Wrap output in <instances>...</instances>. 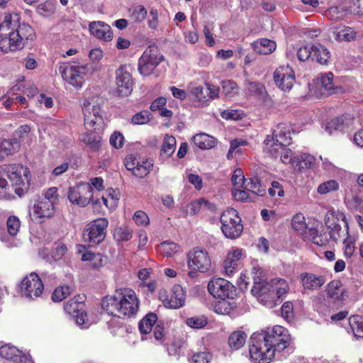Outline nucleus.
<instances>
[{
    "label": "nucleus",
    "mask_w": 363,
    "mask_h": 363,
    "mask_svg": "<svg viewBox=\"0 0 363 363\" xmlns=\"http://www.w3.org/2000/svg\"><path fill=\"white\" fill-rule=\"evenodd\" d=\"M290 342L287 330L282 326L254 333L249 340L250 358L258 363H269L277 352L280 353Z\"/></svg>",
    "instance_id": "f257e3e1"
},
{
    "label": "nucleus",
    "mask_w": 363,
    "mask_h": 363,
    "mask_svg": "<svg viewBox=\"0 0 363 363\" xmlns=\"http://www.w3.org/2000/svg\"><path fill=\"white\" fill-rule=\"evenodd\" d=\"M252 274L251 293L266 307L272 308L279 304L288 294L289 286L285 279L276 278L267 281L263 270L257 267H253Z\"/></svg>",
    "instance_id": "f03ea898"
},
{
    "label": "nucleus",
    "mask_w": 363,
    "mask_h": 363,
    "mask_svg": "<svg viewBox=\"0 0 363 363\" xmlns=\"http://www.w3.org/2000/svg\"><path fill=\"white\" fill-rule=\"evenodd\" d=\"M101 308L111 315L132 317L139 308V300L134 291L130 289L116 290L113 296L103 298Z\"/></svg>",
    "instance_id": "7ed1b4c3"
},
{
    "label": "nucleus",
    "mask_w": 363,
    "mask_h": 363,
    "mask_svg": "<svg viewBox=\"0 0 363 363\" xmlns=\"http://www.w3.org/2000/svg\"><path fill=\"white\" fill-rule=\"evenodd\" d=\"M18 21V14L13 13L6 15L4 21L0 23V49L5 53L19 50L24 47L18 38V34L13 32Z\"/></svg>",
    "instance_id": "20e7f679"
},
{
    "label": "nucleus",
    "mask_w": 363,
    "mask_h": 363,
    "mask_svg": "<svg viewBox=\"0 0 363 363\" xmlns=\"http://www.w3.org/2000/svg\"><path fill=\"white\" fill-rule=\"evenodd\" d=\"M58 70L63 79L75 87H81L85 79L94 71L91 65H80L76 62H61Z\"/></svg>",
    "instance_id": "39448f33"
},
{
    "label": "nucleus",
    "mask_w": 363,
    "mask_h": 363,
    "mask_svg": "<svg viewBox=\"0 0 363 363\" xmlns=\"http://www.w3.org/2000/svg\"><path fill=\"white\" fill-rule=\"evenodd\" d=\"M220 223L222 232L227 238L235 239L243 230L241 218L237 211L233 208L228 209L222 213Z\"/></svg>",
    "instance_id": "423d86ee"
},
{
    "label": "nucleus",
    "mask_w": 363,
    "mask_h": 363,
    "mask_svg": "<svg viewBox=\"0 0 363 363\" xmlns=\"http://www.w3.org/2000/svg\"><path fill=\"white\" fill-rule=\"evenodd\" d=\"M163 59V55L156 48L153 46L148 47L138 60V69L139 73L144 77L150 75Z\"/></svg>",
    "instance_id": "0eeeda50"
},
{
    "label": "nucleus",
    "mask_w": 363,
    "mask_h": 363,
    "mask_svg": "<svg viewBox=\"0 0 363 363\" xmlns=\"http://www.w3.org/2000/svg\"><path fill=\"white\" fill-rule=\"evenodd\" d=\"M4 172L12 183V188L18 196L24 194L28 178V169L20 164H10L4 168Z\"/></svg>",
    "instance_id": "6e6552de"
},
{
    "label": "nucleus",
    "mask_w": 363,
    "mask_h": 363,
    "mask_svg": "<svg viewBox=\"0 0 363 363\" xmlns=\"http://www.w3.org/2000/svg\"><path fill=\"white\" fill-rule=\"evenodd\" d=\"M82 111L84 117V125L87 129L99 130L103 123L101 115V108L97 101L85 100L82 104Z\"/></svg>",
    "instance_id": "1a4fd4ad"
},
{
    "label": "nucleus",
    "mask_w": 363,
    "mask_h": 363,
    "mask_svg": "<svg viewBox=\"0 0 363 363\" xmlns=\"http://www.w3.org/2000/svg\"><path fill=\"white\" fill-rule=\"evenodd\" d=\"M108 221L101 218L91 222L83 233V239L90 245H97L104 240L106 233Z\"/></svg>",
    "instance_id": "9d476101"
},
{
    "label": "nucleus",
    "mask_w": 363,
    "mask_h": 363,
    "mask_svg": "<svg viewBox=\"0 0 363 363\" xmlns=\"http://www.w3.org/2000/svg\"><path fill=\"white\" fill-rule=\"evenodd\" d=\"M20 290L25 297L34 299L42 294L44 285L39 276L35 272H31L22 280Z\"/></svg>",
    "instance_id": "9b49d317"
},
{
    "label": "nucleus",
    "mask_w": 363,
    "mask_h": 363,
    "mask_svg": "<svg viewBox=\"0 0 363 363\" xmlns=\"http://www.w3.org/2000/svg\"><path fill=\"white\" fill-rule=\"evenodd\" d=\"M116 91L120 96H128L133 91V78L129 66L121 65L115 72Z\"/></svg>",
    "instance_id": "f8f14e48"
},
{
    "label": "nucleus",
    "mask_w": 363,
    "mask_h": 363,
    "mask_svg": "<svg viewBox=\"0 0 363 363\" xmlns=\"http://www.w3.org/2000/svg\"><path fill=\"white\" fill-rule=\"evenodd\" d=\"M92 198L93 189L88 183L82 182L69 188L68 199L72 203L84 207L92 201Z\"/></svg>",
    "instance_id": "ddd939ff"
},
{
    "label": "nucleus",
    "mask_w": 363,
    "mask_h": 363,
    "mask_svg": "<svg viewBox=\"0 0 363 363\" xmlns=\"http://www.w3.org/2000/svg\"><path fill=\"white\" fill-rule=\"evenodd\" d=\"M208 290L213 297L220 299L233 298L235 292V286L222 278L212 279L208 284Z\"/></svg>",
    "instance_id": "4468645a"
},
{
    "label": "nucleus",
    "mask_w": 363,
    "mask_h": 363,
    "mask_svg": "<svg viewBox=\"0 0 363 363\" xmlns=\"http://www.w3.org/2000/svg\"><path fill=\"white\" fill-rule=\"evenodd\" d=\"M291 127L287 123H279L273 131L272 136L267 135L264 143L266 147L275 145H289L291 143Z\"/></svg>",
    "instance_id": "2eb2a0df"
},
{
    "label": "nucleus",
    "mask_w": 363,
    "mask_h": 363,
    "mask_svg": "<svg viewBox=\"0 0 363 363\" xmlns=\"http://www.w3.org/2000/svg\"><path fill=\"white\" fill-rule=\"evenodd\" d=\"M188 266L200 272H208L211 267V260L206 251L195 250L189 254Z\"/></svg>",
    "instance_id": "dca6fc26"
},
{
    "label": "nucleus",
    "mask_w": 363,
    "mask_h": 363,
    "mask_svg": "<svg viewBox=\"0 0 363 363\" xmlns=\"http://www.w3.org/2000/svg\"><path fill=\"white\" fill-rule=\"evenodd\" d=\"M125 166L134 176L144 178L150 173L153 167V162L151 160L139 161L133 155H130L125 158Z\"/></svg>",
    "instance_id": "f3484780"
},
{
    "label": "nucleus",
    "mask_w": 363,
    "mask_h": 363,
    "mask_svg": "<svg viewBox=\"0 0 363 363\" xmlns=\"http://www.w3.org/2000/svg\"><path fill=\"white\" fill-rule=\"evenodd\" d=\"M165 294V291L160 294V298L165 307L177 309L184 305L186 294L184 289L180 285L177 284L172 287L169 297L166 296Z\"/></svg>",
    "instance_id": "a211bd4d"
},
{
    "label": "nucleus",
    "mask_w": 363,
    "mask_h": 363,
    "mask_svg": "<svg viewBox=\"0 0 363 363\" xmlns=\"http://www.w3.org/2000/svg\"><path fill=\"white\" fill-rule=\"evenodd\" d=\"M274 79L276 85L281 89L290 90L295 81L294 71L289 66L279 67L274 73Z\"/></svg>",
    "instance_id": "6ab92c4d"
},
{
    "label": "nucleus",
    "mask_w": 363,
    "mask_h": 363,
    "mask_svg": "<svg viewBox=\"0 0 363 363\" xmlns=\"http://www.w3.org/2000/svg\"><path fill=\"white\" fill-rule=\"evenodd\" d=\"M89 28L91 35L98 39L109 41L113 38V33L111 27L102 21L91 22Z\"/></svg>",
    "instance_id": "aec40b11"
},
{
    "label": "nucleus",
    "mask_w": 363,
    "mask_h": 363,
    "mask_svg": "<svg viewBox=\"0 0 363 363\" xmlns=\"http://www.w3.org/2000/svg\"><path fill=\"white\" fill-rule=\"evenodd\" d=\"M302 286L305 290L315 291L324 285L325 279L323 276L304 272L300 275Z\"/></svg>",
    "instance_id": "412c9836"
},
{
    "label": "nucleus",
    "mask_w": 363,
    "mask_h": 363,
    "mask_svg": "<svg viewBox=\"0 0 363 363\" xmlns=\"http://www.w3.org/2000/svg\"><path fill=\"white\" fill-rule=\"evenodd\" d=\"M333 74L331 72L321 74L318 81L321 86V93L325 95H332L338 93L342 88L336 85L333 81Z\"/></svg>",
    "instance_id": "4be33fe9"
},
{
    "label": "nucleus",
    "mask_w": 363,
    "mask_h": 363,
    "mask_svg": "<svg viewBox=\"0 0 363 363\" xmlns=\"http://www.w3.org/2000/svg\"><path fill=\"white\" fill-rule=\"evenodd\" d=\"M328 297L335 301H343L347 296V292L340 280H333L327 286Z\"/></svg>",
    "instance_id": "5701e85b"
},
{
    "label": "nucleus",
    "mask_w": 363,
    "mask_h": 363,
    "mask_svg": "<svg viewBox=\"0 0 363 363\" xmlns=\"http://www.w3.org/2000/svg\"><path fill=\"white\" fill-rule=\"evenodd\" d=\"M33 213L39 218H50L54 215V204L47 199L39 198L33 206Z\"/></svg>",
    "instance_id": "b1692460"
},
{
    "label": "nucleus",
    "mask_w": 363,
    "mask_h": 363,
    "mask_svg": "<svg viewBox=\"0 0 363 363\" xmlns=\"http://www.w3.org/2000/svg\"><path fill=\"white\" fill-rule=\"evenodd\" d=\"M21 147V141L17 138L0 140V161L6 157L15 154Z\"/></svg>",
    "instance_id": "393cba45"
},
{
    "label": "nucleus",
    "mask_w": 363,
    "mask_h": 363,
    "mask_svg": "<svg viewBox=\"0 0 363 363\" xmlns=\"http://www.w3.org/2000/svg\"><path fill=\"white\" fill-rule=\"evenodd\" d=\"M242 249H235L229 252L224 261V269L226 274L230 277L238 266V262L242 256Z\"/></svg>",
    "instance_id": "a878e982"
},
{
    "label": "nucleus",
    "mask_w": 363,
    "mask_h": 363,
    "mask_svg": "<svg viewBox=\"0 0 363 363\" xmlns=\"http://www.w3.org/2000/svg\"><path fill=\"white\" fill-rule=\"evenodd\" d=\"M286 145H275L274 147H268L266 148L269 150L273 157H277L279 156L283 163H291L294 166V157L292 156L291 150L289 148H286Z\"/></svg>",
    "instance_id": "bb28decb"
},
{
    "label": "nucleus",
    "mask_w": 363,
    "mask_h": 363,
    "mask_svg": "<svg viewBox=\"0 0 363 363\" xmlns=\"http://www.w3.org/2000/svg\"><path fill=\"white\" fill-rule=\"evenodd\" d=\"M291 225L294 230L305 237H306L308 231L310 235L317 233V230L314 228H308L305 217L302 213H297L292 218Z\"/></svg>",
    "instance_id": "cd10ccee"
},
{
    "label": "nucleus",
    "mask_w": 363,
    "mask_h": 363,
    "mask_svg": "<svg viewBox=\"0 0 363 363\" xmlns=\"http://www.w3.org/2000/svg\"><path fill=\"white\" fill-rule=\"evenodd\" d=\"M254 50L261 55H269L273 52L277 47L273 40L262 38L252 43Z\"/></svg>",
    "instance_id": "c85d7f7f"
},
{
    "label": "nucleus",
    "mask_w": 363,
    "mask_h": 363,
    "mask_svg": "<svg viewBox=\"0 0 363 363\" xmlns=\"http://www.w3.org/2000/svg\"><path fill=\"white\" fill-rule=\"evenodd\" d=\"M330 57L328 50L320 43L313 45L312 60H315L320 65H327Z\"/></svg>",
    "instance_id": "c756f323"
},
{
    "label": "nucleus",
    "mask_w": 363,
    "mask_h": 363,
    "mask_svg": "<svg viewBox=\"0 0 363 363\" xmlns=\"http://www.w3.org/2000/svg\"><path fill=\"white\" fill-rule=\"evenodd\" d=\"M193 142L200 149H211L216 145V140L213 136L206 133L196 134L193 138Z\"/></svg>",
    "instance_id": "7c9ffc66"
},
{
    "label": "nucleus",
    "mask_w": 363,
    "mask_h": 363,
    "mask_svg": "<svg viewBox=\"0 0 363 363\" xmlns=\"http://www.w3.org/2000/svg\"><path fill=\"white\" fill-rule=\"evenodd\" d=\"M315 157L307 153H303L294 157V167L298 169H311L313 167Z\"/></svg>",
    "instance_id": "2f4dec72"
},
{
    "label": "nucleus",
    "mask_w": 363,
    "mask_h": 363,
    "mask_svg": "<svg viewBox=\"0 0 363 363\" xmlns=\"http://www.w3.org/2000/svg\"><path fill=\"white\" fill-rule=\"evenodd\" d=\"M176 139L172 135H166L163 140L160 150V157L168 158L176 150Z\"/></svg>",
    "instance_id": "473e14b6"
},
{
    "label": "nucleus",
    "mask_w": 363,
    "mask_h": 363,
    "mask_svg": "<svg viewBox=\"0 0 363 363\" xmlns=\"http://www.w3.org/2000/svg\"><path fill=\"white\" fill-rule=\"evenodd\" d=\"M335 40L338 41H351L355 39L356 32L353 28L347 26L336 28L333 31Z\"/></svg>",
    "instance_id": "72a5a7b5"
},
{
    "label": "nucleus",
    "mask_w": 363,
    "mask_h": 363,
    "mask_svg": "<svg viewBox=\"0 0 363 363\" xmlns=\"http://www.w3.org/2000/svg\"><path fill=\"white\" fill-rule=\"evenodd\" d=\"M246 338L247 335L245 332L241 330L235 331L228 337V345L231 349L239 350L245 345Z\"/></svg>",
    "instance_id": "f704fd0d"
},
{
    "label": "nucleus",
    "mask_w": 363,
    "mask_h": 363,
    "mask_svg": "<svg viewBox=\"0 0 363 363\" xmlns=\"http://www.w3.org/2000/svg\"><path fill=\"white\" fill-rule=\"evenodd\" d=\"M242 187L257 196H262L265 194V189L261 187L260 182L257 177L245 179Z\"/></svg>",
    "instance_id": "c9c22d12"
},
{
    "label": "nucleus",
    "mask_w": 363,
    "mask_h": 363,
    "mask_svg": "<svg viewBox=\"0 0 363 363\" xmlns=\"http://www.w3.org/2000/svg\"><path fill=\"white\" fill-rule=\"evenodd\" d=\"M14 29L15 30H13V32L18 34L19 37H18V38H20L19 40L23 43L24 46L27 40H33V30L28 24L23 23L18 26L16 25Z\"/></svg>",
    "instance_id": "e433bc0d"
},
{
    "label": "nucleus",
    "mask_w": 363,
    "mask_h": 363,
    "mask_svg": "<svg viewBox=\"0 0 363 363\" xmlns=\"http://www.w3.org/2000/svg\"><path fill=\"white\" fill-rule=\"evenodd\" d=\"M21 352L16 347L10 345H5L0 347V356L12 362H15L16 359H19V355Z\"/></svg>",
    "instance_id": "4c0bfd02"
},
{
    "label": "nucleus",
    "mask_w": 363,
    "mask_h": 363,
    "mask_svg": "<svg viewBox=\"0 0 363 363\" xmlns=\"http://www.w3.org/2000/svg\"><path fill=\"white\" fill-rule=\"evenodd\" d=\"M235 308V303L234 301H230L227 300V298L216 301L213 306L214 311L220 315L229 314Z\"/></svg>",
    "instance_id": "58836bf2"
},
{
    "label": "nucleus",
    "mask_w": 363,
    "mask_h": 363,
    "mask_svg": "<svg viewBox=\"0 0 363 363\" xmlns=\"http://www.w3.org/2000/svg\"><path fill=\"white\" fill-rule=\"evenodd\" d=\"M157 319V317L155 313H150L146 315L139 323L140 332L145 335L150 333Z\"/></svg>",
    "instance_id": "ea45409f"
},
{
    "label": "nucleus",
    "mask_w": 363,
    "mask_h": 363,
    "mask_svg": "<svg viewBox=\"0 0 363 363\" xmlns=\"http://www.w3.org/2000/svg\"><path fill=\"white\" fill-rule=\"evenodd\" d=\"M82 140L92 150L96 151L101 146V136L99 133L91 132L83 135Z\"/></svg>",
    "instance_id": "a19ab883"
},
{
    "label": "nucleus",
    "mask_w": 363,
    "mask_h": 363,
    "mask_svg": "<svg viewBox=\"0 0 363 363\" xmlns=\"http://www.w3.org/2000/svg\"><path fill=\"white\" fill-rule=\"evenodd\" d=\"M349 323L354 336L363 338V318L360 315H353L350 318Z\"/></svg>",
    "instance_id": "79ce46f5"
},
{
    "label": "nucleus",
    "mask_w": 363,
    "mask_h": 363,
    "mask_svg": "<svg viewBox=\"0 0 363 363\" xmlns=\"http://www.w3.org/2000/svg\"><path fill=\"white\" fill-rule=\"evenodd\" d=\"M83 302L82 298H79V299H76V298H71L65 303L64 309L67 314L73 316L83 308Z\"/></svg>",
    "instance_id": "37998d69"
},
{
    "label": "nucleus",
    "mask_w": 363,
    "mask_h": 363,
    "mask_svg": "<svg viewBox=\"0 0 363 363\" xmlns=\"http://www.w3.org/2000/svg\"><path fill=\"white\" fill-rule=\"evenodd\" d=\"M345 227L347 228L346 230H347V236L343 241V245H344V247H345L344 255L347 257H350L352 256V255L354 254V250H355V246H354L355 238L350 236L348 234L347 223H345Z\"/></svg>",
    "instance_id": "c03bdc74"
},
{
    "label": "nucleus",
    "mask_w": 363,
    "mask_h": 363,
    "mask_svg": "<svg viewBox=\"0 0 363 363\" xmlns=\"http://www.w3.org/2000/svg\"><path fill=\"white\" fill-rule=\"evenodd\" d=\"M130 17L134 21L140 23L143 21L147 14L146 9L142 5H137L133 6L130 10Z\"/></svg>",
    "instance_id": "a18cd8bd"
},
{
    "label": "nucleus",
    "mask_w": 363,
    "mask_h": 363,
    "mask_svg": "<svg viewBox=\"0 0 363 363\" xmlns=\"http://www.w3.org/2000/svg\"><path fill=\"white\" fill-rule=\"evenodd\" d=\"M133 236V230L126 226H121L117 228L113 234L115 240L117 241H128Z\"/></svg>",
    "instance_id": "49530a36"
},
{
    "label": "nucleus",
    "mask_w": 363,
    "mask_h": 363,
    "mask_svg": "<svg viewBox=\"0 0 363 363\" xmlns=\"http://www.w3.org/2000/svg\"><path fill=\"white\" fill-rule=\"evenodd\" d=\"M72 291V289L68 286L58 287L52 293V300L54 302H60L70 295Z\"/></svg>",
    "instance_id": "de8ad7c7"
},
{
    "label": "nucleus",
    "mask_w": 363,
    "mask_h": 363,
    "mask_svg": "<svg viewBox=\"0 0 363 363\" xmlns=\"http://www.w3.org/2000/svg\"><path fill=\"white\" fill-rule=\"evenodd\" d=\"M101 199L107 208L113 209L117 206L118 198L115 191L112 189H109L106 191V196H103Z\"/></svg>",
    "instance_id": "09e8293b"
},
{
    "label": "nucleus",
    "mask_w": 363,
    "mask_h": 363,
    "mask_svg": "<svg viewBox=\"0 0 363 363\" xmlns=\"http://www.w3.org/2000/svg\"><path fill=\"white\" fill-rule=\"evenodd\" d=\"M55 3L53 0H48L39 4L37 7V12L43 16H49L55 11Z\"/></svg>",
    "instance_id": "8fccbe9b"
},
{
    "label": "nucleus",
    "mask_w": 363,
    "mask_h": 363,
    "mask_svg": "<svg viewBox=\"0 0 363 363\" xmlns=\"http://www.w3.org/2000/svg\"><path fill=\"white\" fill-rule=\"evenodd\" d=\"M186 323L187 324V325L192 328L201 329L207 325L208 320L203 315L194 316L187 318L186 320Z\"/></svg>",
    "instance_id": "3c124183"
},
{
    "label": "nucleus",
    "mask_w": 363,
    "mask_h": 363,
    "mask_svg": "<svg viewBox=\"0 0 363 363\" xmlns=\"http://www.w3.org/2000/svg\"><path fill=\"white\" fill-rule=\"evenodd\" d=\"M179 248V245L172 242H164L160 246V252L167 257H172Z\"/></svg>",
    "instance_id": "603ef678"
},
{
    "label": "nucleus",
    "mask_w": 363,
    "mask_h": 363,
    "mask_svg": "<svg viewBox=\"0 0 363 363\" xmlns=\"http://www.w3.org/2000/svg\"><path fill=\"white\" fill-rule=\"evenodd\" d=\"M339 184L335 180H328L320 184L317 189V191L320 194H326L333 191L337 190Z\"/></svg>",
    "instance_id": "864d4df0"
},
{
    "label": "nucleus",
    "mask_w": 363,
    "mask_h": 363,
    "mask_svg": "<svg viewBox=\"0 0 363 363\" xmlns=\"http://www.w3.org/2000/svg\"><path fill=\"white\" fill-rule=\"evenodd\" d=\"M7 230L11 235H16L20 226L21 222L18 217L15 216H9L6 221Z\"/></svg>",
    "instance_id": "5fc2aeb1"
},
{
    "label": "nucleus",
    "mask_w": 363,
    "mask_h": 363,
    "mask_svg": "<svg viewBox=\"0 0 363 363\" xmlns=\"http://www.w3.org/2000/svg\"><path fill=\"white\" fill-rule=\"evenodd\" d=\"M222 88L223 93L228 97H232L238 92V87L237 84L230 80L223 81Z\"/></svg>",
    "instance_id": "6e6d98bb"
},
{
    "label": "nucleus",
    "mask_w": 363,
    "mask_h": 363,
    "mask_svg": "<svg viewBox=\"0 0 363 363\" xmlns=\"http://www.w3.org/2000/svg\"><path fill=\"white\" fill-rule=\"evenodd\" d=\"M246 89L254 95L262 96L264 92V86L259 82L248 81L245 84Z\"/></svg>",
    "instance_id": "4d7b16f0"
},
{
    "label": "nucleus",
    "mask_w": 363,
    "mask_h": 363,
    "mask_svg": "<svg viewBox=\"0 0 363 363\" xmlns=\"http://www.w3.org/2000/svg\"><path fill=\"white\" fill-rule=\"evenodd\" d=\"M67 247L64 243H55L52 250L51 257L55 261L60 260L67 253Z\"/></svg>",
    "instance_id": "13d9d810"
},
{
    "label": "nucleus",
    "mask_w": 363,
    "mask_h": 363,
    "mask_svg": "<svg viewBox=\"0 0 363 363\" xmlns=\"http://www.w3.org/2000/svg\"><path fill=\"white\" fill-rule=\"evenodd\" d=\"M82 260L84 261H94V260H99V262H94L92 263V265L94 268H99L101 267L103 263V257L101 254H95L90 252H86L82 255Z\"/></svg>",
    "instance_id": "bf43d9fd"
},
{
    "label": "nucleus",
    "mask_w": 363,
    "mask_h": 363,
    "mask_svg": "<svg viewBox=\"0 0 363 363\" xmlns=\"http://www.w3.org/2000/svg\"><path fill=\"white\" fill-rule=\"evenodd\" d=\"M297 57L301 62H304L310 58L312 60L313 45L301 47L297 51Z\"/></svg>",
    "instance_id": "052dcab7"
},
{
    "label": "nucleus",
    "mask_w": 363,
    "mask_h": 363,
    "mask_svg": "<svg viewBox=\"0 0 363 363\" xmlns=\"http://www.w3.org/2000/svg\"><path fill=\"white\" fill-rule=\"evenodd\" d=\"M343 123L344 119L342 117L336 118L327 123L325 130L328 132L329 134L333 133V130H342L343 128Z\"/></svg>",
    "instance_id": "680f3d73"
},
{
    "label": "nucleus",
    "mask_w": 363,
    "mask_h": 363,
    "mask_svg": "<svg viewBox=\"0 0 363 363\" xmlns=\"http://www.w3.org/2000/svg\"><path fill=\"white\" fill-rule=\"evenodd\" d=\"M213 355L208 352H201L194 354L191 357V363H209Z\"/></svg>",
    "instance_id": "e2e57ef3"
},
{
    "label": "nucleus",
    "mask_w": 363,
    "mask_h": 363,
    "mask_svg": "<svg viewBox=\"0 0 363 363\" xmlns=\"http://www.w3.org/2000/svg\"><path fill=\"white\" fill-rule=\"evenodd\" d=\"M191 94L199 102H206L208 101V95L206 92V87L197 86L191 90Z\"/></svg>",
    "instance_id": "0e129e2a"
},
{
    "label": "nucleus",
    "mask_w": 363,
    "mask_h": 363,
    "mask_svg": "<svg viewBox=\"0 0 363 363\" xmlns=\"http://www.w3.org/2000/svg\"><path fill=\"white\" fill-rule=\"evenodd\" d=\"M150 121V114L147 111H141L133 116L132 123L135 125H143Z\"/></svg>",
    "instance_id": "69168bd1"
},
{
    "label": "nucleus",
    "mask_w": 363,
    "mask_h": 363,
    "mask_svg": "<svg viewBox=\"0 0 363 363\" xmlns=\"http://www.w3.org/2000/svg\"><path fill=\"white\" fill-rule=\"evenodd\" d=\"M269 194L271 196H274L276 195L281 197L284 195V190L283 186L279 182L273 181L271 184V187L268 189Z\"/></svg>",
    "instance_id": "338daca9"
},
{
    "label": "nucleus",
    "mask_w": 363,
    "mask_h": 363,
    "mask_svg": "<svg viewBox=\"0 0 363 363\" xmlns=\"http://www.w3.org/2000/svg\"><path fill=\"white\" fill-rule=\"evenodd\" d=\"M124 143V137L119 132H114L110 137V144L116 149L121 148Z\"/></svg>",
    "instance_id": "774afa93"
}]
</instances>
